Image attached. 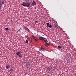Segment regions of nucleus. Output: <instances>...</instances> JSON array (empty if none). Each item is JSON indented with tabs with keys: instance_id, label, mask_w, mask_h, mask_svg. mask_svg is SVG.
I'll use <instances>...</instances> for the list:
<instances>
[{
	"instance_id": "obj_13",
	"label": "nucleus",
	"mask_w": 76,
	"mask_h": 76,
	"mask_svg": "<svg viewBox=\"0 0 76 76\" xmlns=\"http://www.w3.org/2000/svg\"><path fill=\"white\" fill-rule=\"evenodd\" d=\"M45 45L46 46V47H48V46H49L50 45L49 44H48V43H46Z\"/></svg>"
},
{
	"instance_id": "obj_24",
	"label": "nucleus",
	"mask_w": 76,
	"mask_h": 76,
	"mask_svg": "<svg viewBox=\"0 0 76 76\" xmlns=\"http://www.w3.org/2000/svg\"><path fill=\"white\" fill-rule=\"evenodd\" d=\"M37 22H38V21H36L35 23H34L36 24V23H37Z\"/></svg>"
},
{
	"instance_id": "obj_28",
	"label": "nucleus",
	"mask_w": 76,
	"mask_h": 76,
	"mask_svg": "<svg viewBox=\"0 0 76 76\" xmlns=\"http://www.w3.org/2000/svg\"><path fill=\"white\" fill-rule=\"evenodd\" d=\"M25 61H23V64H25Z\"/></svg>"
},
{
	"instance_id": "obj_9",
	"label": "nucleus",
	"mask_w": 76,
	"mask_h": 76,
	"mask_svg": "<svg viewBox=\"0 0 76 76\" xmlns=\"http://www.w3.org/2000/svg\"><path fill=\"white\" fill-rule=\"evenodd\" d=\"M47 70H49V71H50V72H51V69L50 67H48L47 69Z\"/></svg>"
},
{
	"instance_id": "obj_29",
	"label": "nucleus",
	"mask_w": 76,
	"mask_h": 76,
	"mask_svg": "<svg viewBox=\"0 0 76 76\" xmlns=\"http://www.w3.org/2000/svg\"><path fill=\"white\" fill-rule=\"evenodd\" d=\"M53 70H54V67H52V68L53 69Z\"/></svg>"
},
{
	"instance_id": "obj_1",
	"label": "nucleus",
	"mask_w": 76,
	"mask_h": 76,
	"mask_svg": "<svg viewBox=\"0 0 76 76\" xmlns=\"http://www.w3.org/2000/svg\"><path fill=\"white\" fill-rule=\"evenodd\" d=\"M20 53V52H17L16 54L17 56H18L19 57H22V54Z\"/></svg>"
},
{
	"instance_id": "obj_25",
	"label": "nucleus",
	"mask_w": 76,
	"mask_h": 76,
	"mask_svg": "<svg viewBox=\"0 0 76 76\" xmlns=\"http://www.w3.org/2000/svg\"><path fill=\"white\" fill-rule=\"evenodd\" d=\"M26 4H23V6H26Z\"/></svg>"
},
{
	"instance_id": "obj_12",
	"label": "nucleus",
	"mask_w": 76,
	"mask_h": 76,
	"mask_svg": "<svg viewBox=\"0 0 76 76\" xmlns=\"http://www.w3.org/2000/svg\"><path fill=\"white\" fill-rule=\"evenodd\" d=\"M21 29L22 30V29L21 28H20L19 29L18 31H17V32H18L19 31L20 32H21V31H20V30Z\"/></svg>"
},
{
	"instance_id": "obj_7",
	"label": "nucleus",
	"mask_w": 76,
	"mask_h": 76,
	"mask_svg": "<svg viewBox=\"0 0 76 76\" xmlns=\"http://www.w3.org/2000/svg\"><path fill=\"white\" fill-rule=\"evenodd\" d=\"M43 41H44L45 42H48V41L47 40V39L45 38H44Z\"/></svg>"
},
{
	"instance_id": "obj_15",
	"label": "nucleus",
	"mask_w": 76,
	"mask_h": 76,
	"mask_svg": "<svg viewBox=\"0 0 76 76\" xmlns=\"http://www.w3.org/2000/svg\"><path fill=\"white\" fill-rule=\"evenodd\" d=\"M28 29V28L26 27H24V29L25 30H27Z\"/></svg>"
},
{
	"instance_id": "obj_17",
	"label": "nucleus",
	"mask_w": 76,
	"mask_h": 76,
	"mask_svg": "<svg viewBox=\"0 0 76 76\" xmlns=\"http://www.w3.org/2000/svg\"><path fill=\"white\" fill-rule=\"evenodd\" d=\"M62 47L61 46H58V48H61Z\"/></svg>"
},
{
	"instance_id": "obj_26",
	"label": "nucleus",
	"mask_w": 76,
	"mask_h": 76,
	"mask_svg": "<svg viewBox=\"0 0 76 76\" xmlns=\"http://www.w3.org/2000/svg\"><path fill=\"white\" fill-rule=\"evenodd\" d=\"M23 4H24V2H23V3L21 4V5H22V6H23Z\"/></svg>"
},
{
	"instance_id": "obj_3",
	"label": "nucleus",
	"mask_w": 76,
	"mask_h": 76,
	"mask_svg": "<svg viewBox=\"0 0 76 76\" xmlns=\"http://www.w3.org/2000/svg\"><path fill=\"white\" fill-rule=\"evenodd\" d=\"M31 6H36V2L35 1H33Z\"/></svg>"
},
{
	"instance_id": "obj_19",
	"label": "nucleus",
	"mask_w": 76,
	"mask_h": 76,
	"mask_svg": "<svg viewBox=\"0 0 76 76\" xmlns=\"http://www.w3.org/2000/svg\"><path fill=\"white\" fill-rule=\"evenodd\" d=\"M5 29L7 31H9V28H5Z\"/></svg>"
},
{
	"instance_id": "obj_5",
	"label": "nucleus",
	"mask_w": 76,
	"mask_h": 76,
	"mask_svg": "<svg viewBox=\"0 0 76 76\" xmlns=\"http://www.w3.org/2000/svg\"><path fill=\"white\" fill-rule=\"evenodd\" d=\"M33 38L35 40L36 42H37V41H38V38H37L36 37L34 36H33Z\"/></svg>"
},
{
	"instance_id": "obj_27",
	"label": "nucleus",
	"mask_w": 76,
	"mask_h": 76,
	"mask_svg": "<svg viewBox=\"0 0 76 76\" xmlns=\"http://www.w3.org/2000/svg\"><path fill=\"white\" fill-rule=\"evenodd\" d=\"M31 4V3H29V4H28V5H29V6H30V4Z\"/></svg>"
},
{
	"instance_id": "obj_32",
	"label": "nucleus",
	"mask_w": 76,
	"mask_h": 76,
	"mask_svg": "<svg viewBox=\"0 0 76 76\" xmlns=\"http://www.w3.org/2000/svg\"><path fill=\"white\" fill-rule=\"evenodd\" d=\"M28 38H27V39H28Z\"/></svg>"
},
{
	"instance_id": "obj_33",
	"label": "nucleus",
	"mask_w": 76,
	"mask_h": 76,
	"mask_svg": "<svg viewBox=\"0 0 76 76\" xmlns=\"http://www.w3.org/2000/svg\"><path fill=\"white\" fill-rule=\"evenodd\" d=\"M27 37H28V36H27Z\"/></svg>"
},
{
	"instance_id": "obj_23",
	"label": "nucleus",
	"mask_w": 76,
	"mask_h": 76,
	"mask_svg": "<svg viewBox=\"0 0 76 76\" xmlns=\"http://www.w3.org/2000/svg\"><path fill=\"white\" fill-rule=\"evenodd\" d=\"M58 50H60V51H61V50L62 51V50L61 49V48H59V49H58Z\"/></svg>"
},
{
	"instance_id": "obj_31",
	"label": "nucleus",
	"mask_w": 76,
	"mask_h": 76,
	"mask_svg": "<svg viewBox=\"0 0 76 76\" xmlns=\"http://www.w3.org/2000/svg\"><path fill=\"white\" fill-rule=\"evenodd\" d=\"M27 4H28V3H27Z\"/></svg>"
},
{
	"instance_id": "obj_22",
	"label": "nucleus",
	"mask_w": 76,
	"mask_h": 76,
	"mask_svg": "<svg viewBox=\"0 0 76 76\" xmlns=\"http://www.w3.org/2000/svg\"><path fill=\"white\" fill-rule=\"evenodd\" d=\"M11 23L12 24L13 23V20H11Z\"/></svg>"
},
{
	"instance_id": "obj_2",
	"label": "nucleus",
	"mask_w": 76,
	"mask_h": 76,
	"mask_svg": "<svg viewBox=\"0 0 76 76\" xmlns=\"http://www.w3.org/2000/svg\"><path fill=\"white\" fill-rule=\"evenodd\" d=\"M4 1H1V0H0V9H1V6H2V5L4 4Z\"/></svg>"
},
{
	"instance_id": "obj_11",
	"label": "nucleus",
	"mask_w": 76,
	"mask_h": 76,
	"mask_svg": "<svg viewBox=\"0 0 76 76\" xmlns=\"http://www.w3.org/2000/svg\"><path fill=\"white\" fill-rule=\"evenodd\" d=\"M41 50H42V51H45V49H44L43 48L41 47Z\"/></svg>"
},
{
	"instance_id": "obj_16",
	"label": "nucleus",
	"mask_w": 76,
	"mask_h": 76,
	"mask_svg": "<svg viewBox=\"0 0 76 76\" xmlns=\"http://www.w3.org/2000/svg\"><path fill=\"white\" fill-rule=\"evenodd\" d=\"M49 27L50 28H51L52 27V26H51V25H49Z\"/></svg>"
},
{
	"instance_id": "obj_8",
	"label": "nucleus",
	"mask_w": 76,
	"mask_h": 76,
	"mask_svg": "<svg viewBox=\"0 0 76 76\" xmlns=\"http://www.w3.org/2000/svg\"><path fill=\"white\" fill-rule=\"evenodd\" d=\"M10 67V66L9 65H7L6 67V69H9V67Z\"/></svg>"
},
{
	"instance_id": "obj_21",
	"label": "nucleus",
	"mask_w": 76,
	"mask_h": 76,
	"mask_svg": "<svg viewBox=\"0 0 76 76\" xmlns=\"http://www.w3.org/2000/svg\"><path fill=\"white\" fill-rule=\"evenodd\" d=\"M27 31H28V32H30V30H29V29H27Z\"/></svg>"
},
{
	"instance_id": "obj_30",
	"label": "nucleus",
	"mask_w": 76,
	"mask_h": 76,
	"mask_svg": "<svg viewBox=\"0 0 76 76\" xmlns=\"http://www.w3.org/2000/svg\"><path fill=\"white\" fill-rule=\"evenodd\" d=\"M0 72H1V70H0Z\"/></svg>"
},
{
	"instance_id": "obj_10",
	"label": "nucleus",
	"mask_w": 76,
	"mask_h": 76,
	"mask_svg": "<svg viewBox=\"0 0 76 76\" xmlns=\"http://www.w3.org/2000/svg\"><path fill=\"white\" fill-rule=\"evenodd\" d=\"M10 72H13V68H10Z\"/></svg>"
},
{
	"instance_id": "obj_14",
	"label": "nucleus",
	"mask_w": 76,
	"mask_h": 76,
	"mask_svg": "<svg viewBox=\"0 0 76 76\" xmlns=\"http://www.w3.org/2000/svg\"><path fill=\"white\" fill-rule=\"evenodd\" d=\"M50 25V23H47V27H49V26Z\"/></svg>"
},
{
	"instance_id": "obj_6",
	"label": "nucleus",
	"mask_w": 76,
	"mask_h": 76,
	"mask_svg": "<svg viewBox=\"0 0 76 76\" xmlns=\"http://www.w3.org/2000/svg\"><path fill=\"white\" fill-rule=\"evenodd\" d=\"M44 37H39V38L40 39V40H41L42 41H44Z\"/></svg>"
},
{
	"instance_id": "obj_4",
	"label": "nucleus",
	"mask_w": 76,
	"mask_h": 76,
	"mask_svg": "<svg viewBox=\"0 0 76 76\" xmlns=\"http://www.w3.org/2000/svg\"><path fill=\"white\" fill-rule=\"evenodd\" d=\"M53 27L55 28H57V24L56 23H53Z\"/></svg>"
},
{
	"instance_id": "obj_18",
	"label": "nucleus",
	"mask_w": 76,
	"mask_h": 76,
	"mask_svg": "<svg viewBox=\"0 0 76 76\" xmlns=\"http://www.w3.org/2000/svg\"><path fill=\"white\" fill-rule=\"evenodd\" d=\"M26 42L27 44H29V43H28V40H26Z\"/></svg>"
},
{
	"instance_id": "obj_20",
	"label": "nucleus",
	"mask_w": 76,
	"mask_h": 76,
	"mask_svg": "<svg viewBox=\"0 0 76 76\" xmlns=\"http://www.w3.org/2000/svg\"><path fill=\"white\" fill-rule=\"evenodd\" d=\"M26 7H29V5H28V4H26Z\"/></svg>"
}]
</instances>
